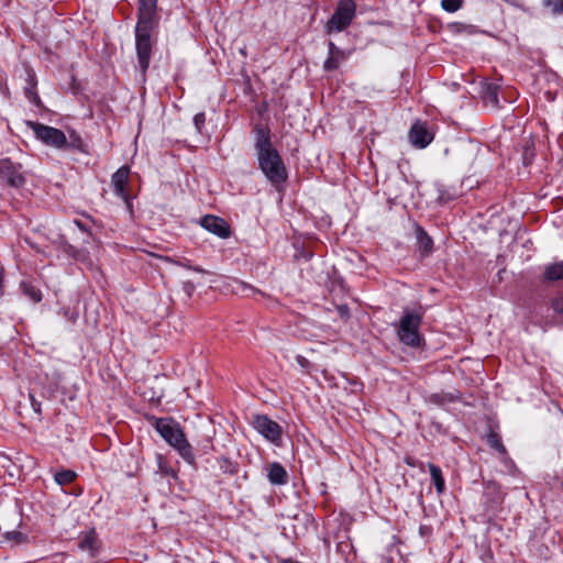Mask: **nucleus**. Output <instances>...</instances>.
<instances>
[{"mask_svg": "<svg viewBox=\"0 0 563 563\" xmlns=\"http://www.w3.org/2000/svg\"><path fill=\"white\" fill-rule=\"evenodd\" d=\"M255 148L257 152L258 166L268 181L278 187L287 179L286 166L271 141L268 128L257 124L254 128Z\"/></svg>", "mask_w": 563, "mask_h": 563, "instance_id": "1", "label": "nucleus"}, {"mask_svg": "<svg viewBox=\"0 0 563 563\" xmlns=\"http://www.w3.org/2000/svg\"><path fill=\"white\" fill-rule=\"evenodd\" d=\"M155 429L161 437L189 463L194 461L191 445L187 441L180 426L167 418L157 419Z\"/></svg>", "mask_w": 563, "mask_h": 563, "instance_id": "2", "label": "nucleus"}, {"mask_svg": "<svg viewBox=\"0 0 563 563\" xmlns=\"http://www.w3.org/2000/svg\"><path fill=\"white\" fill-rule=\"evenodd\" d=\"M155 26L136 25L135 46L140 68L145 73L150 66L153 41L152 33Z\"/></svg>", "mask_w": 563, "mask_h": 563, "instance_id": "3", "label": "nucleus"}, {"mask_svg": "<svg viewBox=\"0 0 563 563\" xmlns=\"http://www.w3.org/2000/svg\"><path fill=\"white\" fill-rule=\"evenodd\" d=\"M26 124L33 131L36 139L46 146L65 150L66 134L62 130L34 121H27Z\"/></svg>", "mask_w": 563, "mask_h": 563, "instance_id": "4", "label": "nucleus"}, {"mask_svg": "<svg viewBox=\"0 0 563 563\" xmlns=\"http://www.w3.org/2000/svg\"><path fill=\"white\" fill-rule=\"evenodd\" d=\"M421 318L416 313H407L400 320L398 338L399 340L410 346H419L421 336L419 333Z\"/></svg>", "mask_w": 563, "mask_h": 563, "instance_id": "5", "label": "nucleus"}, {"mask_svg": "<svg viewBox=\"0 0 563 563\" xmlns=\"http://www.w3.org/2000/svg\"><path fill=\"white\" fill-rule=\"evenodd\" d=\"M355 8L354 0H340L332 18L327 24L328 31L340 32L349 26L355 15Z\"/></svg>", "mask_w": 563, "mask_h": 563, "instance_id": "6", "label": "nucleus"}, {"mask_svg": "<svg viewBox=\"0 0 563 563\" xmlns=\"http://www.w3.org/2000/svg\"><path fill=\"white\" fill-rule=\"evenodd\" d=\"M255 430L272 443L278 444L282 439V428L267 416H255L253 419Z\"/></svg>", "mask_w": 563, "mask_h": 563, "instance_id": "7", "label": "nucleus"}, {"mask_svg": "<svg viewBox=\"0 0 563 563\" xmlns=\"http://www.w3.org/2000/svg\"><path fill=\"white\" fill-rule=\"evenodd\" d=\"M21 169V164L13 163L9 158L0 159V176L11 187H21L24 185L25 178Z\"/></svg>", "mask_w": 563, "mask_h": 563, "instance_id": "8", "label": "nucleus"}, {"mask_svg": "<svg viewBox=\"0 0 563 563\" xmlns=\"http://www.w3.org/2000/svg\"><path fill=\"white\" fill-rule=\"evenodd\" d=\"M200 224L208 232L221 239H228L232 233L230 224L218 216L207 214L201 218Z\"/></svg>", "mask_w": 563, "mask_h": 563, "instance_id": "9", "label": "nucleus"}, {"mask_svg": "<svg viewBox=\"0 0 563 563\" xmlns=\"http://www.w3.org/2000/svg\"><path fill=\"white\" fill-rule=\"evenodd\" d=\"M157 0H139V14L136 25L156 26Z\"/></svg>", "mask_w": 563, "mask_h": 563, "instance_id": "10", "label": "nucleus"}, {"mask_svg": "<svg viewBox=\"0 0 563 563\" xmlns=\"http://www.w3.org/2000/svg\"><path fill=\"white\" fill-rule=\"evenodd\" d=\"M432 139V134L420 122H416L409 131V140L416 147L424 148L431 143Z\"/></svg>", "mask_w": 563, "mask_h": 563, "instance_id": "11", "label": "nucleus"}, {"mask_svg": "<svg viewBox=\"0 0 563 563\" xmlns=\"http://www.w3.org/2000/svg\"><path fill=\"white\" fill-rule=\"evenodd\" d=\"M129 174L130 168L128 166H122L112 175L111 178V184L113 186L115 195L121 197L125 201L129 200V196L125 189L129 179Z\"/></svg>", "mask_w": 563, "mask_h": 563, "instance_id": "12", "label": "nucleus"}, {"mask_svg": "<svg viewBox=\"0 0 563 563\" xmlns=\"http://www.w3.org/2000/svg\"><path fill=\"white\" fill-rule=\"evenodd\" d=\"M329 54L323 63V69L333 71L347 58V54L339 48L333 42H329Z\"/></svg>", "mask_w": 563, "mask_h": 563, "instance_id": "13", "label": "nucleus"}, {"mask_svg": "<svg viewBox=\"0 0 563 563\" xmlns=\"http://www.w3.org/2000/svg\"><path fill=\"white\" fill-rule=\"evenodd\" d=\"M267 476L272 484L283 485L287 482V472L284 466L277 462H274L267 466Z\"/></svg>", "mask_w": 563, "mask_h": 563, "instance_id": "14", "label": "nucleus"}, {"mask_svg": "<svg viewBox=\"0 0 563 563\" xmlns=\"http://www.w3.org/2000/svg\"><path fill=\"white\" fill-rule=\"evenodd\" d=\"M65 150H75L80 153H88V146L81 136L74 130L68 132V137L66 136V145Z\"/></svg>", "mask_w": 563, "mask_h": 563, "instance_id": "15", "label": "nucleus"}, {"mask_svg": "<svg viewBox=\"0 0 563 563\" xmlns=\"http://www.w3.org/2000/svg\"><path fill=\"white\" fill-rule=\"evenodd\" d=\"M79 548L82 552H87L89 556H95L99 549L96 533L93 531L86 533L79 543Z\"/></svg>", "mask_w": 563, "mask_h": 563, "instance_id": "16", "label": "nucleus"}, {"mask_svg": "<svg viewBox=\"0 0 563 563\" xmlns=\"http://www.w3.org/2000/svg\"><path fill=\"white\" fill-rule=\"evenodd\" d=\"M543 278L547 282L563 279V262L548 265L544 269Z\"/></svg>", "mask_w": 563, "mask_h": 563, "instance_id": "17", "label": "nucleus"}, {"mask_svg": "<svg viewBox=\"0 0 563 563\" xmlns=\"http://www.w3.org/2000/svg\"><path fill=\"white\" fill-rule=\"evenodd\" d=\"M429 471H430L431 477L433 479V483L435 485L437 492L439 494H442L444 490L445 484H444V479H443L441 470L433 464H429Z\"/></svg>", "mask_w": 563, "mask_h": 563, "instance_id": "18", "label": "nucleus"}, {"mask_svg": "<svg viewBox=\"0 0 563 563\" xmlns=\"http://www.w3.org/2000/svg\"><path fill=\"white\" fill-rule=\"evenodd\" d=\"M415 229V236H416V243L419 246H431L433 241L428 235V233L418 224L413 225Z\"/></svg>", "mask_w": 563, "mask_h": 563, "instance_id": "19", "label": "nucleus"}, {"mask_svg": "<svg viewBox=\"0 0 563 563\" xmlns=\"http://www.w3.org/2000/svg\"><path fill=\"white\" fill-rule=\"evenodd\" d=\"M75 472L67 470L56 473L55 481L58 485H65L71 483L75 479Z\"/></svg>", "mask_w": 563, "mask_h": 563, "instance_id": "20", "label": "nucleus"}, {"mask_svg": "<svg viewBox=\"0 0 563 563\" xmlns=\"http://www.w3.org/2000/svg\"><path fill=\"white\" fill-rule=\"evenodd\" d=\"M545 8L550 9L555 15L563 14V0H543Z\"/></svg>", "mask_w": 563, "mask_h": 563, "instance_id": "21", "label": "nucleus"}, {"mask_svg": "<svg viewBox=\"0 0 563 563\" xmlns=\"http://www.w3.org/2000/svg\"><path fill=\"white\" fill-rule=\"evenodd\" d=\"M489 445L496 450L497 452H499L500 454H506V448L504 446V444L501 443L499 437L495 433H490L488 435V439H487Z\"/></svg>", "mask_w": 563, "mask_h": 563, "instance_id": "22", "label": "nucleus"}, {"mask_svg": "<svg viewBox=\"0 0 563 563\" xmlns=\"http://www.w3.org/2000/svg\"><path fill=\"white\" fill-rule=\"evenodd\" d=\"M463 0H442L441 7L446 12H455L462 8Z\"/></svg>", "mask_w": 563, "mask_h": 563, "instance_id": "23", "label": "nucleus"}, {"mask_svg": "<svg viewBox=\"0 0 563 563\" xmlns=\"http://www.w3.org/2000/svg\"><path fill=\"white\" fill-rule=\"evenodd\" d=\"M4 538L12 544H19L25 541V536L19 531H7Z\"/></svg>", "mask_w": 563, "mask_h": 563, "instance_id": "24", "label": "nucleus"}, {"mask_svg": "<svg viewBox=\"0 0 563 563\" xmlns=\"http://www.w3.org/2000/svg\"><path fill=\"white\" fill-rule=\"evenodd\" d=\"M205 122H206L205 113L200 112L194 117V124L198 132H201V129L203 128Z\"/></svg>", "mask_w": 563, "mask_h": 563, "instance_id": "25", "label": "nucleus"}, {"mask_svg": "<svg viewBox=\"0 0 563 563\" xmlns=\"http://www.w3.org/2000/svg\"><path fill=\"white\" fill-rule=\"evenodd\" d=\"M25 292L34 302H38L42 299L41 292L31 286L25 287Z\"/></svg>", "mask_w": 563, "mask_h": 563, "instance_id": "26", "label": "nucleus"}, {"mask_svg": "<svg viewBox=\"0 0 563 563\" xmlns=\"http://www.w3.org/2000/svg\"><path fill=\"white\" fill-rule=\"evenodd\" d=\"M552 307L556 313L563 316V296L555 298L552 301Z\"/></svg>", "mask_w": 563, "mask_h": 563, "instance_id": "27", "label": "nucleus"}, {"mask_svg": "<svg viewBox=\"0 0 563 563\" xmlns=\"http://www.w3.org/2000/svg\"><path fill=\"white\" fill-rule=\"evenodd\" d=\"M296 361H297V363H298V365L300 367H302V368H308L309 367L310 363H309V361L306 357H303L301 355H297L296 356Z\"/></svg>", "mask_w": 563, "mask_h": 563, "instance_id": "28", "label": "nucleus"}, {"mask_svg": "<svg viewBox=\"0 0 563 563\" xmlns=\"http://www.w3.org/2000/svg\"><path fill=\"white\" fill-rule=\"evenodd\" d=\"M339 310H340V313H341L342 316H344V317H345V316L347 314V309H346V307L342 306V307H340V308H339Z\"/></svg>", "mask_w": 563, "mask_h": 563, "instance_id": "29", "label": "nucleus"}, {"mask_svg": "<svg viewBox=\"0 0 563 563\" xmlns=\"http://www.w3.org/2000/svg\"><path fill=\"white\" fill-rule=\"evenodd\" d=\"M192 289H194L192 284H189V283H188V284L186 285V291H187V294H189V295H190V294H191V291H192Z\"/></svg>", "mask_w": 563, "mask_h": 563, "instance_id": "30", "label": "nucleus"}, {"mask_svg": "<svg viewBox=\"0 0 563 563\" xmlns=\"http://www.w3.org/2000/svg\"><path fill=\"white\" fill-rule=\"evenodd\" d=\"M530 242V240H527L525 242H521L522 246H527V243Z\"/></svg>", "mask_w": 563, "mask_h": 563, "instance_id": "31", "label": "nucleus"}]
</instances>
